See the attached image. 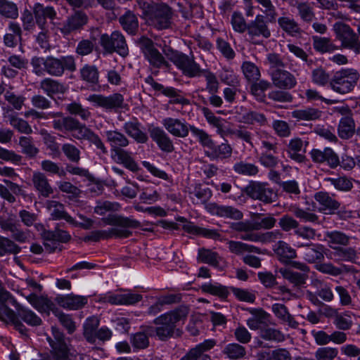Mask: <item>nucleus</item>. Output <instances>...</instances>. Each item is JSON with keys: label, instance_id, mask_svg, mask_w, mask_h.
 <instances>
[{"label": "nucleus", "instance_id": "f257e3e1", "mask_svg": "<svg viewBox=\"0 0 360 360\" xmlns=\"http://www.w3.org/2000/svg\"><path fill=\"white\" fill-rule=\"evenodd\" d=\"M104 224L114 226L108 230H96L91 231L84 238V241L97 242L112 238H127L132 235V232L127 229H136L141 226V223L131 217H126L118 214H109L102 218Z\"/></svg>", "mask_w": 360, "mask_h": 360}, {"label": "nucleus", "instance_id": "f03ea898", "mask_svg": "<svg viewBox=\"0 0 360 360\" xmlns=\"http://www.w3.org/2000/svg\"><path fill=\"white\" fill-rule=\"evenodd\" d=\"M32 72L37 76L45 74L52 77H62L65 71L73 72L77 65L73 56H63L58 58L53 56L46 57L34 56L31 60Z\"/></svg>", "mask_w": 360, "mask_h": 360}, {"label": "nucleus", "instance_id": "7ed1b4c3", "mask_svg": "<svg viewBox=\"0 0 360 360\" xmlns=\"http://www.w3.org/2000/svg\"><path fill=\"white\" fill-rule=\"evenodd\" d=\"M188 313V307L180 306L155 318L153 323L156 327L147 326L146 331L150 336L156 335L160 340L167 341L173 337L176 324L180 321L184 322Z\"/></svg>", "mask_w": 360, "mask_h": 360}, {"label": "nucleus", "instance_id": "20e7f679", "mask_svg": "<svg viewBox=\"0 0 360 360\" xmlns=\"http://www.w3.org/2000/svg\"><path fill=\"white\" fill-rule=\"evenodd\" d=\"M105 136L110 147L112 158L130 171L137 172L139 166L133 158L132 153L124 149L130 143L126 135L117 130H108L105 131Z\"/></svg>", "mask_w": 360, "mask_h": 360}, {"label": "nucleus", "instance_id": "39448f33", "mask_svg": "<svg viewBox=\"0 0 360 360\" xmlns=\"http://www.w3.org/2000/svg\"><path fill=\"white\" fill-rule=\"evenodd\" d=\"M137 3L143 15L155 28L164 30L170 27L173 13L168 5L154 4L145 0H137Z\"/></svg>", "mask_w": 360, "mask_h": 360}, {"label": "nucleus", "instance_id": "423d86ee", "mask_svg": "<svg viewBox=\"0 0 360 360\" xmlns=\"http://www.w3.org/2000/svg\"><path fill=\"white\" fill-rule=\"evenodd\" d=\"M7 303L14 307H20V304L5 289L0 281V321L6 325H12L22 335H27L28 331L25 326L19 319L17 314L11 309Z\"/></svg>", "mask_w": 360, "mask_h": 360}, {"label": "nucleus", "instance_id": "0eeeda50", "mask_svg": "<svg viewBox=\"0 0 360 360\" xmlns=\"http://www.w3.org/2000/svg\"><path fill=\"white\" fill-rule=\"evenodd\" d=\"M260 139V154L258 161L265 168H276L280 160L278 153V143L276 139L266 131H257Z\"/></svg>", "mask_w": 360, "mask_h": 360}, {"label": "nucleus", "instance_id": "6e6552de", "mask_svg": "<svg viewBox=\"0 0 360 360\" xmlns=\"http://www.w3.org/2000/svg\"><path fill=\"white\" fill-rule=\"evenodd\" d=\"M360 78L359 72L354 68H342L335 72L330 81L331 89L340 94L353 91Z\"/></svg>", "mask_w": 360, "mask_h": 360}, {"label": "nucleus", "instance_id": "1a4fd4ad", "mask_svg": "<svg viewBox=\"0 0 360 360\" xmlns=\"http://www.w3.org/2000/svg\"><path fill=\"white\" fill-rule=\"evenodd\" d=\"M53 129L56 131L71 133L72 136L79 141L86 140L91 129L84 124H82L78 120L71 116H65L62 112V117L53 122Z\"/></svg>", "mask_w": 360, "mask_h": 360}, {"label": "nucleus", "instance_id": "9d476101", "mask_svg": "<svg viewBox=\"0 0 360 360\" xmlns=\"http://www.w3.org/2000/svg\"><path fill=\"white\" fill-rule=\"evenodd\" d=\"M136 44L140 48L146 60L154 68L169 69L171 65L165 57L155 48L154 42L150 38L142 36L137 39Z\"/></svg>", "mask_w": 360, "mask_h": 360}, {"label": "nucleus", "instance_id": "9b49d317", "mask_svg": "<svg viewBox=\"0 0 360 360\" xmlns=\"http://www.w3.org/2000/svg\"><path fill=\"white\" fill-rule=\"evenodd\" d=\"M99 42L107 53L111 54L116 52L122 57L129 54V49L125 38L119 31H114L111 34H101Z\"/></svg>", "mask_w": 360, "mask_h": 360}, {"label": "nucleus", "instance_id": "f8f14e48", "mask_svg": "<svg viewBox=\"0 0 360 360\" xmlns=\"http://www.w3.org/2000/svg\"><path fill=\"white\" fill-rule=\"evenodd\" d=\"M333 30L336 38L341 41L345 49L352 50L356 54H360V39L356 33L347 24L335 22Z\"/></svg>", "mask_w": 360, "mask_h": 360}, {"label": "nucleus", "instance_id": "ddd939ff", "mask_svg": "<svg viewBox=\"0 0 360 360\" xmlns=\"http://www.w3.org/2000/svg\"><path fill=\"white\" fill-rule=\"evenodd\" d=\"M243 192L250 198L264 203L275 201L276 195L267 182L250 181L244 188Z\"/></svg>", "mask_w": 360, "mask_h": 360}, {"label": "nucleus", "instance_id": "4468645a", "mask_svg": "<svg viewBox=\"0 0 360 360\" xmlns=\"http://www.w3.org/2000/svg\"><path fill=\"white\" fill-rule=\"evenodd\" d=\"M268 22H270L266 15L258 14L255 20L248 23L247 35L252 44H260L262 39H268L271 37V32Z\"/></svg>", "mask_w": 360, "mask_h": 360}, {"label": "nucleus", "instance_id": "2eb2a0df", "mask_svg": "<svg viewBox=\"0 0 360 360\" xmlns=\"http://www.w3.org/2000/svg\"><path fill=\"white\" fill-rule=\"evenodd\" d=\"M53 338L48 336L52 351L51 356L46 360H70L68 358L69 346L65 342V335L58 328L52 327Z\"/></svg>", "mask_w": 360, "mask_h": 360}, {"label": "nucleus", "instance_id": "dca6fc26", "mask_svg": "<svg viewBox=\"0 0 360 360\" xmlns=\"http://www.w3.org/2000/svg\"><path fill=\"white\" fill-rule=\"evenodd\" d=\"M87 101L94 103L96 107H100L107 110H117L124 107V96L119 93L105 96L102 94H92Z\"/></svg>", "mask_w": 360, "mask_h": 360}, {"label": "nucleus", "instance_id": "f3484780", "mask_svg": "<svg viewBox=\"0 0 360 360\" xmlns=\"http://www.w3.org/2000/svg\"><path fill=\"white\" fill-rule=\"evenodd\" d=\"M205 208L210 214L219 218L236 221L241 220L243 218V213L238 208L231 205H221L217 202H209L206 204Z\"/></svg>", "mask_w": 360, "mask_h": 360}, {"label": "nucleus", "instance_id": "a211bd4d", "mask_svg": "<svg viewBox=\"0 0 360 360\" xmlns=\"http://www.w3.org/2000/svg\"><path fill=\"white\" fill-rule=\"evenodd\" d=\"M45 249L49 252H54L58 248V243H66L71 239L70 233L59 228L58 224L54 230L44 231L42 234Z\"/></svg>", "mask_w": 360, "mask_h": 360}, {"label": "nucleus", "instance_id": "6ab92c4d", "mask_svg": "<svg viewBox=\"0 0 360 360\" xmlns=\"http://www.w3.org/2000/svg\"><path fill=\"white\" fill-rule=\"evenodd\" d=\"M119 290L125 293L115 294L108 292L103 295L102 300L115 305H133L139 302L143 298L141 294L133 293L122 288Z\"/></svg>", "mask_w": 360, "mask_h": 360}, {"label": "nucleus", "instance_id": "aec40b11", "mask_svg": "<svg viewBox=\"0 0 360 360\" xmlns=\"http://www.w3.org/2000/svg\"><path fill=\"white\" fill-rule=\"evenodd\" d=\"M162 124L164 128L173 136L186 138L188 136L191 124H188L184 119L165 117Z\"/></svg>", "mask_w": 360, "mask_h": 360}, {"label": "nucleus", "instance_id": "412c9836", "mask_svg": "<svg viewBox=\"0 0 360 360\" xmlns=\"http://www.w3.org/2000/svg\"><path fill=\"white\" fill-rule=\"evenodd\" d=\"M56 302L62 308L68 310H78L83 308L88 302L85 296L70 293L58 295L55 298Z\"/></svg>", "mask_w": 360, "mask_h": 360}, {"label": "nucleus", "instance_id": "4be33fe9", "mask_svg": "<svg viewBox=\"0 0 360 360\" xmlns=\"http://www.w3.org/2000/svg\"><path fill=\"white\" fill-rule=\"evenodd\" d=\"M269 75L273 84L279 89L289 90L297 85L295 77L284 69L274 70Z\"/></svg>", "mask_w": 360, "mask_h": 360}, {"label": "nucleus", "instance_id": "5701e85b", "mask_svg": "<svg viewBox=\"0 0 360 360\" xmlns=\"http://www.w3.org/2000/svg\"><path fill=\"white\" fill-rule=\"evenodd\" d=\"M314 199L319 205V211L325 214H334L340 207V202L326 191L316 193Z\"/></svg>", "mask_w": 360, "mask_h": 360}, {"label": "nucleus", "instance_id": "b1692460", "mask_svg": "<svg viewBox=\"0 0 360 360\" xmlns=\"http://www.w3.org/2000/svg\"><path fill=\"white\" fill-rule=\"evenodd\" d=\"M148 131L152 140L162 151L169 153L174 150L172 140L162 128L153 127L149 128Z\"/></svg>", "mask_w": 360, "mask_h": 360}, {"label": "nucleus", "instance_id": "393cba45", "mask_svg": "<svg viewBox=\"0 0 360 360\" xmlns=\"http://www.w3.org/2000/svg\"><path fill=\"white\" fill-rule=\"evenodd\" d=\"M29 303L39 312L44 313L49 316L51 311L54 314L58 308L55 304L47 297L38 296L35 293H31L25 296Z\"/></svg>", "mask_w": 360, "mask_h": 360}, {"label": "nucleus", "instance_id": "a878e982", "mask_svg": "<svg viewBox=\"0 0 360 360\" xmlns=\"http://www.w3.org/2000/svg\"><path fill=\"white\" fill-rule=\"evenodd\" d=\"M87 20L88 18L85 13L79 11L75 12L61 24L60 31L62 34L68 35L72 32L81 29L86 24Z\"/></svg>", "mask_w": 360, "mask_h": 360}, {"label": "nucleus", "instance_id": "bb28decb", "mask_svg": "<svg viewBox=\"0 0 360 360\" xmlns=\"http://www.w3.org/2000/svg\"><path fill=\"white\" fill-rule=\"evenodd\" d=\"M176 67L181 71L184 75L189 78L202 76L204 70L195 61L193 56L190 57L185 53Z\"/></svg>", "mask_w": 360, "mask_h": 360}, {"label": "nucleus", "instance_id": "cd10ccee", "mask_svg": "<svg viewBox=\"0 0 360 360\" xmlns=\"http://www.w3.org/2000/svg\"><path fill=\"white\" fill-rule=\"evenodd\" d=\"M233 153V148L226 141L219 145H216L214 140H212V145L208 146L205 150V155L211 160H225L231 157Z\"/></svg>", "mask_w": 360, "mask_h": 360}, {"label": "nucleus", "instance_id": "c85d7f7f", "mask_svg": "<svg viewBox=\"0 0 360 360\" xmlns=\"http://www.w3.org/2000/svg\"><path fill=\"white\" fill-rule=\"evenodd\" d=\"M313 162L316 163L327 162L330 168H335L340 164L338 155L330 148H325L323 150L313 149L310 152Z\"/></svg>", "mask_w": 360, "mask_h": 360}, {"label": "nucleus", "instance_id": "c756f323", "mask_svg": "<svg viewBox=\"0 0 360 360\" xmlns=\"http://www.w3.org/2000/svg\"><path fill=\"white\" fill-rule=\"evenodd\" d=\"M124 132L138 143H146L148 141L147 134L142 129V124L136 118L123 124Z\"/></svg>", "mask_w": 360, "mask_h": 360}, {"label": "nucleus", "instance_id": "7c9ffc66", "mask_svg": "<svg viewBox=\"0 0 360 360\" xmlns=\"http://www.w3.org/2000/svg\"><path fill=\"white\" fill-rule=\"evenodd\" d=\"M32 182L39 196L47 198L54 192L47 176L41 172H33Z\"/></svg>", "mask_w": 360, "mask_h": 360}, {"label": "nucleus", "instance_id": "2f4dec72", "mask_svg": "<svg viewBox=\"0 0 360 360\" xmlns=\"http://www.w3.org/2000/svg\"><path fill=\"white\" fill-rule=\"evenodd\" d=\"M308 144V141H303L300 138L290 139L287 145L288 157L297 162H303L305 160L304 154Z\"/></svg>", "mask_w": 360, "mask_h": 360}, {"label": "nucleus", "instance_id": "473e14b6", "mask_svg": "<svg viewBox=\"0 0 360 360\" xmlns=\"http://www.w3.org/2000/svg\"><path fill=\"white\" fill-rule=\"evenodd\" d=\"M4 182L6 185L0 184V196L9 203L13 204L16 202L14 195H25V191L21 186L7 179H4Z\"/></svg>", "mask_w": 360, "mask_h": 360}, {"label": "nucleus", "instance_id": "72a5a7b5", "mask_svg": "<svg viewBox=\"0 0 360 360\" xmlns=\"http://www.w3.org/2000/svg\"><path fill=\"white\" fill-rule=\"evenodd\" d=\"M33 14L36 23L41 29L45 27L47 19L53 20L56 15V13L53 7L44 6L39 3H36L34 5Z\"/></svg>", "mask_w": 360, "mask_h": 360}, {"label": "nucleus", "instance_id": "f704fd0d", "mask_svg": "<svg viewBox=\"0 0 360 360\" xmlns=\"http://www.w3.org/2000/svg\"><path fill=\"white\" fill-rule=\"evenodd\" d=\"M22 34V28L18 22H9L7 31L4 36V45L10 48L15 47L21 41Z\"/></svg>", "mask_w": 360, "mask_h": 360}, {"label": "nucleus", "instance_id": "c9c22d12", "mask_svg": "<svg viewBox=\"0 0 360 360\" xmlns=\"http://www.w3.org/2000/svg\"><path fill=\"white\" fill-rule=\"evenodd\" d=\"M276 21L279 27L290 37H296L302 34L300 24L292 17H277Z\"/></svg>", "mask_w": 360, "mask_h": 360}, {"label": "nucleus", "instance_id": "e433bc0d", "mask_svg": "<svg viewBox=\"0 0 360 360\" xmlns=\"http://www.w3.org/2000/svg\"><path fill=\"white\" fill-rule=\"evenodd\" d=\"M273 250L278 256L279 261L284 264H288L290 260L297 257L296 250L283 240L276 243L273 246Z\"/></svg>", "mask_w": 360, "mask_h": 360}, {"label": "nucleus", "instance_id": "4c0bfd02", "mask_svg": "<svg viewBox=\"0 0 360 360\" xmlns=\"http://www.w3.org/2000/svg\"><path fill=\"white\" fill-rule=\"evenodd\" d=\"M45 207L50 212L52 219H64L69 224L72 221V217L65 212L64 205L59 201L53 200H47L45 203Z\"/></svg>", "mask_w": 360, "mask_h": 360}, {"label": "nucleus", "instance_id": "58836bf2", "mask_svg": "<svg viewBox=\"0 0 360 360\" xmlns=\"http://www.w3.org/2000/svg\"><path fill=\"white\" fill-rule=\"evenodd\" d=\"M279 273L283 278L292 285L293 287L300 288L306 284L309 275L306 273L295 271L289 268H281Z\"/></svg>", "mask_w": 360, "mask_h": 360}, {"label": "nucleus", "instance_id": "ea45409f", "mask_svg": "<svg viewBox=\"0 0 360 360\" xmlns=\"http://www.w3.org/2000/svg\"><path fill=\"white\" fill-rule=\"evenodd\" d=\"M328 246L333 250L349 245L350 236L340 231H327L325 234Z\"/></svg>", "mask_w": 360, "mask_h": 360}, {"label": "nucleus", "instance_id": "a19ab883", "mask_svg": "<svg viewBox=\"0 0 360 360\" xmlns=\"http://www.w3.org/2000/svg\"><path fill=\"white\" fill-rule=\"evenodd\" d=\"M250 313L252 316L247 320V325L251 330H260L270 317V315L262 309H252Z\"/></svg>", "mask_w": 360, "mask_h": 360}, {"label": "nucleus", "instance_id": "79ce46f5", "mask_svg": "<svg viewBox=\"0 0 360 360\" xmlns=\"http://www.w3.org/2000/svg\"><path fill=\"white\" fill-rule=\"evenodd\" d=\"M324 250L323 245H307L304 251V259L309 264H316L324 259Z\"/></svg>", "mask_w": 360, "mask_h": 360}, {"label": "nucleus", "instance_id": "37998d69", "mask_svg": "<svg viewBox=\"0 0 360 360\" xmlns=\"http://www.w3.org/2000/svg\"><path fill=\"white\" fill-rule=\"evenodd\" d=\"M201 112L207 122L217 129V133L221 137L227 134L225 130V120L220 117H217L214 113L207 107H202Z\"/></svg>", "mask_w": 360, "mask_h": 360}, {"label": "nucleus", "instance_id": "c03bdc74", "mask_svg": "<svg viewBox=\"0 0 360 360\" xmlns=\"http://www.w3.org/2000/svg\"><path fill=\"white\" fill-rule=\"evenodd\" d=\"M272 311L278 319L287 323L290 328H297L298 327V322L289 313L287 307L283 304H274L272 305Z\"/></svg>", "mask_w": 360, "mask_h": 360}, {"label": "nucleus", "instance_id": "a18cd8bd", "mask_svg": "<svg viewBox=\"0 0 360 360\" xmlns=\"http://www.w3.org/2000/svg\"><path fill=\"white\" fill-rule=\"evenodd\" d=\"M292 6L297 8L298 15L303 22L310 23L315 19L314 7L311 3L296 0Z\"/></svg>", "mask_w": 360, "mask_h": 360}, {"label": "nucleus", "instance_id": "49530a36", "mask_svg": "<svg viewBox=\"0 0 360 360\" xmlns=\"http://www.w3.org/2000/svg\"><path fill=\"white\" fill-rule=\"evenodd\" d=\"M39 86L50 97L57 94H63L66 90L62 83L51 78H44L42 79L40 82Z\"/></svg>", "mask_w": 360, "mask_h": 360}, {"label": "nucleus", "instance_id": "de8ad7c7", "mask_svg": "<svg viewBox=\"0 0 360 360\" xmlns=\"http://www.w3.org/2000/svg\"><path fill=\"white\" fill-rule=\"evenodd\" d=\"M333 311L332 315L334 317L333 323L337 328L342 330H349L352 325L353 321L352 311H346L343 313H339L336 309H331Z\"/></svg>", "mask_w": 360, "mask_h": 360}, {"label": "nucleus", "instance_id": "09e8293b", "mask_svg": "<svg viewBox=\"0 0 360 360\" xmlns=\"http://www.w3.org/2000/svg\"><path fill=\"white\" fill-rule=\"evenodd\" d=\"M338 133L342 139H349L355 133V122L352 116H345L340 119Z\"/></svg>", "mask_w": 360, "mask_h": 360}, {"label": "nucleus", "instance_id": "8fccbe9b", "mask_svg": "<svg viewBox=\"0 0 360 360\" xmlns=\"http://www.w3.org/2000/svg\"><path fill=\"white\" fill-rule=\"evenodd\" d=\"M233 171L242 176H256L259 173V167L254 163L240 160L236 162L233 167Z\"/></svg>", "mask_w": 360, "mask_h": 360}, {"label": "nucleus", "instance_id": "3c124183", "mask_svg": "<svg viewBox=\"0 0 360 360\" xmlns=\"http://www.w3.org/2000/svg\"><path fill=\"white\" fill-rule=\"evenodd\" d=\"M18 311V316L27 325L37 327L42 324L41 319L33 311L22 307H15Z\"/></svg>", "mask_w": 360, "mask_h": 360}, {"label": "nucleus", "instance_id": "603ef678", "mask_svg": "<svg viewBox=\"0 0 360 360\" xmlns=\"http://www.w3.org/2000/svg\"><path fill=\"white\" fill-rule=\"evenodd\" d=\"M119 22L122 28L130 34H135L139 28L137 17L131 11H127L122 15Z\"/></svg>", "mask_w": 360, "mask_h": 360}, {"label": "nucleus", "instance_id": "864d4df0", "mask_svg": "<svg viewBox=\"0 0 360 360\" xmlns=\"http://www.w3.org/2000/svg\"><path fill=\"white\" fill-rule=\"evenodd\" d=\"M227 244L229 251L237 255H241L246 252L260 253L259 248L240 241L229 240Z\"/></svg>", "mask_w": 360, "mask_h": 360}, {"label": "nucleus", "instance_id": "5fc2aeb1", "mask_svg": "<svg viewBox=\"0 0 360 360\" xmlns=\"http://www.w3.org/2000/svg\"><path fill=\"white\" fill-rule=\"evenodd\" d=\"M313 47L317 52L324 53L333 52L338 49V47L331 41L330 38L313 36Z\"/></svg>", "mask_w": 360, "mask_h": 360}, {"label": "nucleus", "instance_id": "6e6d98bb", "mask_svg": "<svg viewBox=\"0 0 360 360\" xmlns=\"http://www.w3.org/2000/svg\"><path fill=\"white\" fill-rule=\"evenodd\" d=\"M148 326H141V330L132 335L131 343L134 347L138 349H144L149 346V333L146 331Z\"/></svg>", "mask_w": 360, "mask_h": 360}, {"label": "nucleus", "instance_id": "4d7b16f0", "mask_svg": "<svg viewBox=\"0 0 360 360\" xmlns=\"http://www.w3.org/2000/svg\"><path fill=\"white\" fill-rule=\"evenodd\" d=\"M201 290L203 292L217 296L221 300H226L229 295L227 287L218 283H205L201 286Z\"/></svg>", "mask_w": 360, "mask_h": 360}, {"label": "nucleus", "instance_id": "13d9d810", "mask_svg": "<svg viewBox=\"0 0 360 360\" xmlns=\"http://www.w3.org/2000/svg\"><path fill=\"white\" fill-rule=\"evenodd\" d=\"M98 326L99 320L95 316L88 318L84 322L83 335L88 342L94 344V335H96Z\"/></svg>", "mask_w": 360, "mask_h": 360}, {"label": "nucleus", "instance_id": "bf43d9fd", "mask_svg": "<svg viewBox=\"0 0 360 360\" xmlns=\"http://www.w3.org/2000/svg\"><path fill=\"white\" fill-rule=\"evenodd\" d=\"M11 126L21 134H30L32 129L27 121L19 117L16 114L12 113L7 116Z\"/></svg>", "mask_w": 360, "mask_h": 360}, {"label": "nucleus", "instance_id": "052dcab7", "mask_svg": "<svg viewBox=\"0 0 360 360\" xmlns=\"http://www.w3.org/2000/svg\"><path fill=\"white\" fill-rule=\"evenodd\" d=\"M321 115V111L313 108L298 109L292 112V117L297 120H315Z\"/></svg>", "mask_w": 360, "mask_h": 360}, {"label": "nucleus", "instance_id": "680f3d73", "mask_svg": "<svg viewBox=\"0 0 360 360\" xmlns=\"http://www.w3.org/2000/svg\"><path fill=\"white\" fill-rule=\"evenodd\" d=\"M240 122L249 125L257 124L259 126H265L267 124V119L265 115L257 111H248L244 113Z\"/></svg>", "mask_w": 360, "mask_h": 360}, {"label": "nucleus", "instance_id": "e2e57ef3", "mask_svg": "<svg viewBox=\"0 0 360 360\" xmlns=\"http://www.w3.org/2000/svg\"><path fill=\"white\" fill-rule=\"evenodd\" d=\"M40 134L42 136L43 142L46 149L51 152L50 154L52 156H58L60 155V145L56 141V137L44 129H41Z\"/></svg>", "mask_w": 360, "mask_h": 360}, {"label": "nucleus", "instance_id": "0e129e2a", "mask_svg": "<svg viewBox=\"0 0 360 360\" xmlns=\"http://www.w3.org/2000/svg\"><path fill=\"white\" fill-rule=\"evenodd\" d=\"M21 250V248L14 241L0 236V257L7 255H17Z\"/></svg>", "mask_w": 360, "mask_h": 360}, {"label": "nucleus", "instance_id": "69168bd1", "mask_svg": "<svg viewBox=\"0 0 360 360\" xmlns=\"http://www.w3.org/2000/svg\"><path fill=\"white\" fill-rule=\"evenodd\" d=\"M242 72L248 82L258 81L261 73L259 68L252 62L244 61L241 65Z\"/></svg>", "mask_w": 360, "mask_h": 360}, {"label": "nucleus", "instance_id": "338daca9", "mask_svg": "<svg viewBox=\"0 0 360 360\" xmlns=\"http://www.w3.org/2000/svg\"><path fill=\"white\" fill-rule=\"evenodd\" d=\"M65 110L70 115L79 117L83 121H87L91 116L88 108H84L81 103L75 101L67 104Z\"/></svg>", "mask_w": 360, "mask_h": 360}, {"label": "nucleus", "instance_id": "774afa93", "mask_svg": "<svg viewBox=\"0 0 360 360\" xmlns=\"http://www.w3.org/2000/svg\"><path fill=\"white\" fill-rule=\"evenodd\" d=\"M191 198L195 197L201 203L207 204V201L212 196V191L210 188L205 187L200 184H195L193 189L190 191Z\"/></svg>", "mask_w": 360, "mask_h": 360}]
</instances>
